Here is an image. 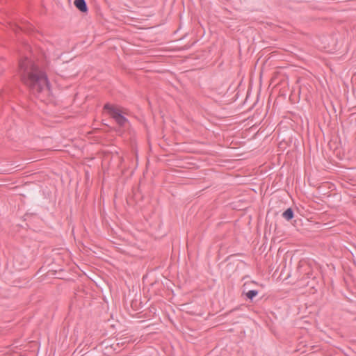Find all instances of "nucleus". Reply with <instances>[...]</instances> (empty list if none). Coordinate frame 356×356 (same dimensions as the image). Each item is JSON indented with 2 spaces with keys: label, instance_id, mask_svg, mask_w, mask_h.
<instances>
[{
  "label": "nucleus",
  "instance_id": "f03ea898",
  "mask_svg": "<svg viewBox=\"0 0 356 356\" xmlns=\"http://www.w3.org/2000/svg\"><path fill=\"white\" fill-rule=\"evenodd\" d=\"M104 108L108 112L110 116L119 126L123 127L128 122V120L122 115L123 112L120 108L106 104Z\"/></svg>",
  "mask_w": 356,
  "mask_h": 356
},
{
  "label": "nucleus",
  "instance_id": "20e7f679",
  "mask_svg": "<svg viewBox=\"0 0 356 356\" xmlns=\"http://www.w3.org/2000/svg\"><path fill=\"white\" fill-rule=\"evenodd\" d=\"M18 29H20L26 33H30L31 31H33V27L31 24H23L22 26H16V29H15L14 31H17Z\"/></svg>",
  "mask_w": 356,
  "mask_h": 356
},
{
  "label": "nucleus",
  "instance_id": "f257e3e1",
  "mask_svg": "<svg viewBox=\"0 0 356 356\" xmlns=\"http://www.w3.org/2000/svg\"><path fill=\"white\" fill-rule=\"evenodd\" d=\"M19 70L22 81L37 98L44 101L50 95L47 74L32 60L26 56L22 58L19 62Z\"/></svg>",
  "mask_w": 356,
  "mask_h": 356
},
{
  "label": "nucleus",
  "instance_id": "39448f33",
  "mask_svg": "<svg viewBox=\"0 0 356 356\" xmlns=\"http://www.w3.org/2000/svg\"><path fill=\"white\" fill-rule=\"evenodd\" d=\"M282 216L286 220H291L294 216L293 209L291 208H288L285 211H284Z\"/></svg>",
  "mask_w": 356,
  "mask_h": 356
},
{
  "label": "nucleus",
  "instance_id": "0eeeda50",
  "mask_svg": "<svg viewBox=\"0 0 356 356\" xmlns=\"http://www.w3.org/2000/svg\"><path fill=\"white\" fill-rule=\"evenodd\" d=\"M114 346H115V345H114V343H112V344L111 345V347L112 348H113L115 350H117V348H116L115 347H114Z\"/></svg>",
  "mask_w": 356,
  "mask_h": 356
},
{
  "label": "nucleus",
  "instance_id": "423d86ee",
  "mask_svg": "<svg viewBox=\"0 0 356 356\" xmlns=\"http://www.w3.org/2000/svg\"><path fill=\"white\" fill-rule=\"evenodd\" d=\"M258 294V291L257 290H250L248 292L245 293L246 297L252 300L255 296H257Z\"/></svg>",
  "mask_w": 356,
  "mask_h": 356
},
{
  "label": "nucleus",
  "instance_id": "7ed1b4c3",
  "mask_svg": "<svg viewBox=\"0 0 356 356\" xmlns=\"http://www.w3.org/2000/svg\"><path fill=\"white\" fill-rule=\"evenodd\" d=\"M74 4L81 12H88V6L85 0H74Z\"/></svg>",
  "mask_w": 356,
  "mask_h": 356
}]
</instances>
